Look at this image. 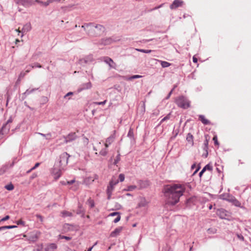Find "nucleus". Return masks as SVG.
I'll list each match as a JSON object with an SVG mask.
<instances>
[{
	"label": "nucleus",
	"mask_w": 251,
	"mask_h": 251,
	"mask_svg": "<svg viewBox=\"0 0 251 251\" xmlns=\"http://www.w3.org/2000/svg\"><path fill=\"white\" fill-rule=\"evenodd\" d=\"M185 190L184 185L181 184L167 185L164 188L166 203L174 205L177 203L180 197Z\"/></svg>",
	"instance_id": "nucleus-1"
},
{
	"label": "nucleus",
	"mask_w": 251,
	"mask_h": 251,
	"mask_svg": "<svg viewBox=\"0 0 251 251\" xmlns=\"http://www.w3.org/2000/svg\"><path fill=\"white\" fill-rule=\"evenodd\" d=\"M70 156V155L66 152L60 154L58 162L55 164L51 172L55 179H57L61 176V171L65 170Z\"/></svg>",
	"instance_id": "nucleus-2"
},
{
	"label": "nucleus",
	"mask_w": 251,
	"mask_h": 251,
	"mask_svg": "<svg viewBox=\"0 0 251 251\" xmlns=\"http://www.w3.org/2000/svg\"><path fill=\"white\" fill-rule=\"evenodd\" d=\"M81 29L91 36H100L103 34L105 30V28L102 25L91 23L86 24L82 25Z\"/></svg>",
	"instance_id": "nucleus-3"
},
{
	"label": "nucleus",
	"mask_w": 251,
	"mask_h": 251,
	"mask_svg": "<svg viewBox=\"0 0 251 251\" xmlns=\"http://www.w3.org/2000/svg\"><path fill=\"white\" fill-rule=\"evenodd\" d=\"M107 147H105L104 141H96L94 144V150L99 152L100 155L105 156L107 153Z\"/></svg>",
	"instance_id": "nucleus-4"
},
{
	"label": "nucleus",
	"mask_w": 251,
	"mask_h": 251,
	"mask_svg": "<svg viewBox=\"0 0 251 251\" xmlns=\"http://www.w3.org/2000/svg\"><path fill=\"white\" fill-rule=\"evenodd\" d=\"M177 105L183 109H187L190 106V101L184 96H179L175 100Z\"/></svg>",
	"instance_id": "nucleus-5"
},
{
	"label": "nucleus",
	"mask_w": 251,
	"mask_h": 251,
	"mask_svg": "<svg viewBox=\"0 0 251 251\" xmlns=\"http://www.w3.org/2000/svg\"><path fill=\"white\" fill-rule=\"evenodd\" d=\"M12 122L13 119L12 117H10L6 123L3 125L0 130V138L2 137V135L8 133L10 128V124H11Z\"/></svg>",
	"instance_id": "nucleus-6"
},
{
	"label": "nucleus",
	"mask_w": 251,
	"mask_h": 251,
	"mask_svg": "<svg viewBox=\"0 0 251 251\" xmlns=\"http://www.w3.org/2000/svg\"><path fill=\"white\" fill-rule=\"evenodd\" d=\"M98 178V176L96 174H87L84 179V183L86 185L90 184Z\"/></svg>",
	"instance_id": "nucleus-7"
},
{
	"label": "nucleus",
	"mask_w": 251,
	"mask_h": 251,
	"mask_svg": "<svg viewBox=\"0 0 251 251\" xmlns=\"http://www.w3.org/2000/svg\"><path fill=\"white\" fill-rule=\"evenodd\" d=\"M77 137V135L75 132L71 133L66 137H64V142L67 143L69 142H71Z\"/></svg>",
	"instance_id": "nucleus-8"
},
{
	"label": "nucleus",
	"mask_w": 251,
	"mask_h": 251,
	"mask_svg": "<svg viewBox=\"0 0 251 251\" xmlns=\"http://www.w3.org/2000/svg\"><path fill=\"white\" fill-rule=\"evenodd\" d=\"M31 29V26L30 23H26L25 24L23 27L22 28L21 30H20L19 29H16V32L19 33L22 32L23 34L26 33L30 31Z\"/></svg>",
	"instance_id": "nucleus-9"
},
{
	"label": "nucleus",
	"mask_w": 251,
	"mask_h": 251,
	"mask_svg": "<svg viewBox=\"0 0 251 251\" xmlns=\"http://www.w3.org/2000/svg\"><path fill=\"white\" fill-rule=\"evenodd\" d=\"M217 213L221 219H226V217L229 216V213L223 209L218 210Z\"/></svg>",
	"instance_id": "nucleus-10"
},
{
	"label": "nucleus",
	"mask_w": 251,
	"mask_h": 251,
	"mask_svg": "<svg viewBox=\"0 0 251 251\" xmlns=\"http://www.w3.org/2000/svg\"><path fill=\"white\" fill-rule=\"evenodd\" d=\"M183 3V1L182 0H175L170 5V8L171 9H176L179 6H181Z\"/></svg>",
	"instance_id": "nucleus-11"
},
{
	"label": "nucleus",
	"mask_w": 251,
	"mask_h": 251,
	"mask_svg": "<svg viewBox=\"0 0 251 251\" xmlns=\"http://www.w3.org/2000/svg\"><path fill=\"white\" fill-rule=\"evenodd\" d=\"M114 186L110 185L109 183V185L107 186V190H106V193L107 195V199L110 200L111 199V196L112 195L113 191L114 189Z\"/></svg>",
	"instance_id": "nucleus-12"
},
{
	"label": "nucleus",
	"mask_w": 251,
	"mask_h": 251,
	"mask_svg": "<svg viewBox=\"0 0 251 251\" xmlns=\"http://www.w3.org/2000/svg\"><path fill=\"white\" fill-rule=\"evenodd\" d=\"M115 140V136L114 135L110 136L109 137H108L105 142H104V143L105 144V147H107V148L108 147V146L111 145Z\"/></svg>",
	"instance_id": "nucleus-13"
},
{
	"label": "nucleus",
	"mask_w": 251,
	"mask_h": 251,
	"mask_svg": "<svg viewBox=\"0 0 251 251\" xmlns=\"http://www.w3.org/2000/svg\"><path fill=\"white\" fill-rule=\"evenodd\" d=\"M104 61L106 63L108 64L110 68H115V63L114 62V61L111 58L108 57H106L104 58Z\"/></svg>",
	"instance_id": "nucleus-14"
},
{
	"label": "nucleus",
	"mask_w": 251,
	"mask_h": 251,
	"mask_svg": "<svg viewBox=\"0 0 251 251\" xmlns=\"http://www.w3.org/2000/svg\"><path fill=\"white\" fill-rule=\"evenodd\" d=\"M208 141L207 139H205L204 142V147L203 150L204 151V153L202 154V156L206 158L208 155Z\"/></svg>",
	"instance_id": "nucleus-15"
},
{
	"label": "nucleus",
	"mask_w": 251,
	"mask_h": 251,
	"mask_svg": "<svg viewBox=\"0 0 251 251\" xmlns=\"http://www.w3.org/2000/svg\"><path fill=\"white\" fill-rule=\"evenodd\" d=\"M39 238V235L37 233L31 234L28 238V240L31 242L36 241Z\"/></svg>",
	"instance_id": "nucleus-16"
},
{
	"label": "nucleus",
	"mask_w": 251,
	"mask_h": 251,
	"mask_svg": "<svg viewBox=\"0 0 251 251\" xmlns=\"http://www.w3.org/2000/svg\"><path fill=\"white\" fill-rule=\"evenodd\" d=\"M199 120H200L202 124L205 125H210V122L203 115H200L199 116Z\"/></svg>",
	"instance_id": "nucleus-17"
},
{
	"label": "nucleus",
	"mask_w": 251,
	"mask_h": 251,
	"mask_svg": "<svg viewBox=\"0 0 251 251\" xmlns=\"http://www.w3.org/2000/svg\"><path fill=\"white\" fill-rule=\"evenodd\" d=\"M93 61V57L92 55H89L87 57H86L85 58L81 59L79 60V61L81 62V63H82L83 62L87 63L89 62H90Z\"/></svg>",
	"instance_id": "nucleus-18"
},
{
	"label": "nucleus",
	"mask_w": 251,
	"mask_h": 251,
	"mask_svg": "<svg viewBox=\"0 0 251 251\" xmlns=\"http://www.w3.org/2000/svg\"><path fill=\"white\" fill-rule=\"evenodd\" d=\"M148 202L145 198H142L138 203V206L140 207H145L148 205Z\"/></svg>",
	"instance_id": "nucleus-19"
},
{
	"label": "nucleus",
	"mask_w": 251,
	"mask_h": 251,
	"mask_svg": "<svg viewBox=\"0 0 251 251\" xmlns=\"http://www.w3.org/2000/svg\"><path fill=\"white\" fill-rule=\"evenodd\" d=\"M57 248V245L55 244H50L47 248V251H54Z\"/></svg>",
	"instance_id": "nucleus-20"
},
{
	"label": "nucleus",
	"mask_w": 251,
	"mask_h": 251,
	"mask_svg": "<svg viewBox=\"0 0 251 251\" xmlns=\"http://www.w3.org/2000/svg\"><path fill=\"white\" fill-rule=\"evenodd\" d=\"M122 230L121 227L116 228L111 233V236L112 237L116 236Z\"/></svg>",
	"instance_id": "nucleus-21"
},
{
	"label": "nucleus",
	"mask_w": 251,
	"mask_h": 251,
	"mask_svg": "<svg viewBox=\"0 0 251 251\" xmlns=\"http://www.w3.org/2000/svg\"><path fill=\"white\" fill-rule=\"evenodd\" d=\"M73 229V226L68 224H65L63 226V231L67 232Z\"/></svg>",
	"instance_id": "nucleus-22"
},
{
	"label": "nucleus",
	"mask_w": 251,
	"mask_h": 251,
	"mask_svg": "<svg viewBox=\"0 0 251 251\" xmlns=\"http://www.w3.org/2000/svg\"><path fill=\"white\" fill-rule=\"evenodd\" d=\"M22 4L26 7H28L33 4V2L28 0H21Z\"/></svg>",
	"instance_id": "nucleus-23"
},
{
	"label": "nucleus",
	"mask_w": 251,
	"mask_h": 251,
	"mask_svg": "<svg viewBox=\"0 0 251 251\" xmlns=\"http://www.w3.org/2000/svg\"><path fill=\"white\" fill-rule=\"evenodd\" d=\"M230 201H231L233 204L236 206H237V207H241V203L239 201H238L237 200H236V199L235 198H232L230 200Z\"/></svg>",
	"instance_id": "nucleus-24"
},
{
	"label": "nucleus",
	"mask_w": 251,
	"mask_h": 251,
	"mask_svg": "<svg viewBox=\"0 0 251 251\" xmlns=\"http://www.w3.org/2000/svg\"><path fill=\"white\" fill-rule=\"evenodd\" d=\"M89 143V140L87 138L85 137H82L81 138V144L82 146L83 147H85Z\"/></svg>",
	"instance_id": "nucleus-25"
},
{
	"label": "nucleus",
	"mask_w": 251,
	"mask_h": 251,
	"mask_svg": "<svg viewBox=\"0 0 251 251\" xmlns=\"http://www.w3.org/2000/svg\"><path fill=\"white\" fill-rule=\"evenodd\" d=\"M186 140L191 145H193V136L191 133H188L187 134Z\"/></svg>",
	"instance_id": "nucleus-26"
},
{
	"label": "nucleus",
	"mask_w": 251,
	"mask_h": 251,
	"mask_svg": "<svg viewBox=\"0 0 251 251\" xmlns=\"http://www.w3.org/2000/svg\"><path fill=\"white\" fill-rule=\"evenodd\" d=\"M208 234H214L217 232V229L215 227H210L207 230Z\"/></svg>",
	"instance_id": "nucleus-27"
},
{
	"label": "nucleus",
	"mask_w": 251,
	"mask_h": 251,
	"mask_svg": "<svg viewBox=\"0 0 251 251\" xmlns=\"http://www.w3.org/2000/svg\"><path fill=\"white\" fill-rule=\"evenodd\" d=\"M8 168V165H5L0 168V175L3 174Z\"/></svg>",
	"instance_id": "nucleus-28"
},
{
	"label": "nucleus",
	"mask_w": 251,
	"mask_h": 251,
	"mask_svg": "<svg viewBox=\"0 0 251 251\" xmlns=\"http://www.w3.org/2000/svg\"><path fill=\"white\" fill-rule=\"evenodd\" d=\"M39 134H40L43 137H45L47 140H50L52 138V135L50 133H48L47 134L39 133Z\"/></svg>",
	"instance_id": "nucleus-29"
},
{
	"label": "nucleus",
	"mask_w": 251,
	"mask_h": 251,
	"mask_svg": "<svg viewBox=\"0 0 251 251\" xmlns=\"http://www.w3.org/2000/svg\"><path fill=\"white\" fill-rule=\"evenodd\" d=\"M87 204L90 208H93L95 205L94 201L91 198H89L87 201Z\"/></svg>",
	"instance_id": "nucleus-30"
},
{
	"label": "nucleus",
	"mask_w": 251,
	"mask_h": 251,
	"mask_svg": "<svg viewBox=\"0 0 251 251\" xmlns=\"http://www.w3.org/2000/svg\"><path fill=\"white\" fill-rule=\"evenodd\" d=\"M161 63V65L163 68L169 67L171 64L167 61H159Z\"/></svg>",
	"instance_id": "nucleus-31"
},
{
	"label": "nucleus",
	"mask_w": 251,
	"mask_h": 251,
	"mask_svg": "<svg viewBox=\"0 0 251 251\" xmlns=\"http://www.w3.org/2000/svg\"><path fill=\"white\" fill-rule=\"evenodd\" d=\"M62 216L63 217H66L68 216H71L72 213L67 211H63L61 212Z\"/></svg>",
	"instance_id": "nucleus-32"
},
{
	"label": "nucleus",
	"mask_w": 251,
	"mask_h": 251,
	"mask_svg": "<svg viewBox=\"0 0 251 251\" xmlns=\"http://www.w3.org/2000/svg\"><path fill=\"white\" fill-rule=\"evenodd\" d=\"M136 188H137V186L135 185H130V186H128L127 187V188L125 189L124 190L126 191H132L135 190V189H136Z\"/></svg>",
	"instance_id": "nucleus-33"
},
{
	"label": "nucleus",
	"mask_w": 251,
	"mask_h": 251,
	"mask_svg": "<svg viewBox=\"0 0 251 251\" xmlns=\"http://www.w3.org/2000/svg\"><path fill=\"white\" fill-rule=\"evenodd\" d=\"M119 182V180L116 179V178H112L111 180L110 181L109 184L112 185L115 187L116 185H117Z\"/></svg>",
	"instance_id": "nucleus-34"
},
{
	"label": "nucleus",
	"mask_w": 251,
	"mask_h": 251,
	"mask_svg": "<svg viewBox=\"0 0 251 251\" xmlns=\"http://www.w3.org/2000/svg\"><path fill=\"white\" fill-rule=\"evenodd\" d=\"M136 50L138 51L144 52V53H150V52H151L152 51V50H143V49H136Z\"/></svg>",
	"instance_id": "nucleus-35"
},
{
	"label": "nucleus",
	"mask_w": 251,
	"mask_h": 251,
	"mask_svg": "<svg viewBox=\"0 0 251 251\" xmlns=\"http://www.w3.org/2000/svg\"><path fill=\"white\" fill-rule=\"evenodd\" d=\"M38 89H35V88H34V89H27L26 90V91L24 93V95H28L30 94H31V93H32L33 92H34V91L37 90Z\"/></svg>",
	"instance_id": "nucleus-36"
},
{
	"label": "nucleus",
	"mask_w": 251,
	"mask_h": 251,
	"mask_svg": "<svg viewBox=\"0 0 251 251\" xmlns=\"http://www.w3.org/2000/svg\"><path fill=\"white\" fill-rule=\"evenodd\" d=\"M5 188L7 190L11 191V190H13L14 187L13 185L12 184L10 183L9 184L5 185Z\"/></svg>",
	"instance_id": "nucleus-37"
},
{
	"label": "nucleus",
	"mask_w": 251,
	"mask_h": 251,
	"mask_svg": "<svg viewBox=\"0 0 251 251\" xmlns=\"http://www.w3.org/2000/svg\"><path fill=\"white\" fill-rule=\"evenodd\" d=\"M59 239H65L66 240L69 241V240H70L72 239V237H71L70 236H64V235H60L59 236Z\"/></svg>",
	"instance_id": "nucleus-38"
},
{
	"label": "nucleus",
	"mask_w": 251,
	"mask_h": 251,
	"mask_svg": "<svg viewBox=\"0 0 251 251\" xmlns=\"http://www.w3.org/2000/svg\"><path fill=\"white\" fill-rule=\"evenodd\" d=\"M29 66L31 68H34L35 67H38V68H42V66L39 63H35L33 65H29Z\"/></svg>",
	"instance_id": "nucleus-39"
},
{
	"label": "nucleus",
	"mask_w": 251,
	"mask_h": 251,
	"mask_svg": "<svg viewBox=\"0 0 251 251\" xmlns=\"http://www.w3.org/2000/svg\"><path fill=\"white\" fill-rule=\"evenodd\" d=\"M91 83L89 82L85 84V86L82 87L81 88V90H82V89H89L90 88H91Z\"/></svg>",
	"instance_id": "nucleus-40"
},
{
	"label": "nucleus",
	"mask_w": 251,
	"mask_h": 251,
	"mask_svg": "<svg viewBox=\"0 0 251 251\" xmlns=\"http://www.w3.org/2000/svg\"><path fill=\"white\" fill-rule=\"evenodd\" d=\"M202 169H204V171H205L206 170L211 171L212 170V167L209 164H207Z\"/></svg>",
	"instance_id": "nucleus-41"
},
{
	"label": "nucleus",
	"mask_w": 251,
	"mask_h": 251,
	"mask_svg": "<svg viewBox=\"0 0 251 251\" xmlns=\"http://www.w3.org/2000/svg\"><path fill=\"white\" fill-rule=\"evenodd\" d=\"M213 140L214 141V144L217 146H219V143H218V138H217V136H214L213 138Z\"/></svg>",
	"instance_id": "nucleus-42"
},
{
	"label": "nucleus",
	"mask_w": 251,
	"mask_h": 251,
	"mask_svg": "<svg viewBox=\"0 0 251 251\" xmlns=\"http://www.w3.org/2000/svg\"><path fill=\"white\" fill-rule=\"evenodd\" d=\"M119 178L120 181L123 182L125 180V176L123 174H120L119 176Z\"/></svg>",
	"instance_id": "nucleus-43"
},
{
	"label": "nucleus",
	"mask_w": 251,
	"mask_h": 251,
	"mask_svg": "<svg viewBox=\"0 0 251 251\" xmlns=\"http://www.w3.org/2000/svg\"><path fill=\"white\" fill-rule=\"evenodd\" d=\"M170 114H169L167 115L166 117H165L164 118H163V119L161 120V121L160 123H163L164 121H166V120H167L169 119H170Z\"/></svg>",
	"instance_id": "nucleus-44"
},
{
	"label": "nucleus",
	"mask_w": 251,
	"mask_h": 251,
	"mask_svg": "<svg viewBox=\"0 0 251 251\" xmlns=\"http://www.w3.org/2000/svg\"><path fill=\"white\" fill-rule=\"evenodd\" d=\"M106 102V100H104L103 101L101 102H95L94 103L97 104V105H103L105 104Z\"/></svg>",
	"instance_id": "nucleus-45"
},
{
	"label": "nucleus",
	"mask_w": 251,
	"mask_h": 251,
	"mask_svg": "<svg viewBox=\"0 0 251 251\" xmlns=\"http://www.w3.org/2000/svg\"><path fill=\"white\" fill-rule=\"evenodd\" d=\"M121 219V216L120 214L118 215V216H117L116 218L114 220V222L116 223L118 222Z\"/></svg>",
	"instance_id": "nucleus-46"
},
{
	"label": "nucleus",
	"mask_w": 251,
	"mask_h": 251,
	"mask_svg": "<svg viewBox=\"0 0 251 251\" xmlns=\"http://www.w3.org/2000/svg\"><path fill=\"white\" fill-rule=\"evenodd\" d=\"M118 215H120V213L119 212H113V213H110L109 216H117Z\"/></svg>",
	"instance_id": "nucleus-47"
},
{
	"label": "nucleus",
	"mask_w": 251,
	"mask_h": 251,
	"mask_svg": "<svg viewBox=\"0 0 251 251\" xmlns=\"http://www.w3.org/2000/svg\"><path fill=\"white\" fill-rule=\"evenodd\" d=\"M51 3L50 0H48L46 2H44L43 6H47L50 4V3Z\"/></svg>",
	"instance_id": "nucleus-48"
},
{
	"label": "nucleus",
	"mask_w": 251,
	"mask_h": 251,
	"mask_svg": "<svg viewBox=\"0 0 251 251\" xmlns=\"http://www.w3.org/2000/svg\"><path fill=\"white\" fill-rule=\"evenodd\" d=\"M36 217H37V218H38L40 220V221H41V222H43V217H42L41 215H39V214H37V215H36Z\"/></svg>",
	"instance_id": "nucleus-49"
},
{
	"label": "nucleus",
	"mask_w": 251,
	"mask_h": 251,
	"mask_svg": "<svg viewBox=\"0 0 251 251\" xmlns=\"http://www.w3.org/2000/svg\"><path fill=\"white\" fill-rule=\"evenodd\" d=\"M17 224L18 225H25V222H24L23 221L20 220H19L17 222Z\"/></svg>",
	"instance_id": "nucleus-50"
},
{
	"label": "nucleus",
	"mask_w": 251,
	"mask_h": 251,
	"mask_svg": "<svg viewBox=\"0 0 251 251\" xmlns=\"http://www.w3.org/2000/svg\"><path fill=\"white\" fill-rule=\"evenodd\" d=\"M25 74L26 73L25 72H21L19 75V78H23L25 76Z\"/></svg>",
	"instance_id": "nucleus-51"
},
{
	"label": "nucleus",
	"mask_w": 251,
	"mask_h": 251,
	"mask_svg": "<svg viewBox=\"0 0 251 251\" xmlns=\"http://www.w3.org/2000/svg\"><path fill=\"white\" fill-rule=\"evenodd\" d=\"M10 218V217L8 215L6 216L5 217L3 218L1 221H5L7 220H8Z\"/></svg>",
	"instance_id": "nucleus-52"
},
{
	"label": "nucleus",
	"mask_w": 251,
	"mask_h": 251,
	"mask_svg": "<svg viewBox=\"0 0 251 251\" xmlns=\"http://www.w3.org/2000/svg\"><path fill=\"white\" fill-rule=\"evenodd\" d=\"M40 165V163H36L34 166L31 168V170H34Z\"/></svg>",
	"instance_id": "nucleus-53"
},
{
	"label": "nucleus",
	"mask_w": 251,
	"mask_h": 251,
	"mask_svg": "<svg viewBox=\"0 0 251 251\" xmlns=\"http://www.w3.org/2000/svg\"><path fill=\"white\" fill-rule=\"evenodd\" d=\"M142 76L141 75H133L131 78H140Z\"/></svg>",
	"instance_id": "nucleus-54"
},
{
	"label": "nucleus",
	"mask_w": 251,
	"mask_h": 251,
	"mask_svg": "<svg viewBox=\"0 0 251 251\" xmlns=\"http://www.w3.org/2000/svg\"><path fill=\"white\" fill-rule=\"evenodd\" d=\"M37 176V174H33L31 176H30V179H34V178L36 177Z\"/></svg>",
	"instance_id": "nucleus-55"
},
{
	"label": "nucleus",
	"mask_w": 251,
	"mask_h": 251,
	"mask_svg": "<svg viewBox=\"0 0 251 251\" xmlns=\"http://www.w3.org/2000/svg\"><path fill=\"white\" fill-rule=\"evenodd\" d=\"M81 214V217H84V213L83 210H81L80 207L79 206V215Z\"/></svg>",
	"instance_id": "nucleus-56"
},
{
	"label": "nucleus",
	"mask_w": 251,
	"mask_h": 251,
	"mask_svg": "<svg viewBox=\"0 0 251 251\" xmlns=\"http://www.w3.org/2000/svg\"><path fill=\"white\" fill-rule=\"evenodd\" d=\"M73 94L74 93L73 92H69L64 96V98H66L68 96L72 95H73Z\"/></svg>",
	"instance_id": "nucleus-57"
},
{
	"label": "nucleus",
	"mask_w": 251,
	"mask_h": 251,
	"mask_svg": "<svg viewBox=\"0 0 251 251\" xmlns=\"http://www.w3.org/2000/svg\"><path fill=\"white\" fill-rule=\"evenodd\" d=\"M193 61L194 63H197L198 62V59L195 56H194L193 57Z\"/></svg>",
	"instance_id": "nucleus-58"
},
{
	"label": "nucleus",
	"mask_w": 251,
	"mask_h": 251,
	"mask_svg": "<svg viewBox=\"0 0 251 251\" xmlns=\"http://www.w3.org/2000/svg\"><path fill=\"white\" fill-rule=\"evenodd\" d=\"M204 169H202L200 173L199 174V176L200 177H201L202 175V174H203V173L204 172Z\"/></svg>",
	"instance_id": "nucleus-59"
},
{
	"label": "nucleus",
	"mask_w": 251,
	"mask_h": 251,
	"mask_svg": "<svg viewBox=\"0 0 251 251\" xmlns=\"http://www.w3.org/2000/svg\"><path fill=\"white\" fill-rule=\"evenodd\" d=\"M5 229H11L12 228V226H4V227Z\"/></svg>",
	"instance_id": "nucleus-60"
},
{
	"label": "nucleus",
	"mask_w": 251,
	"mask_h": 251,
	"mask_svg": "<svg viewBox=\"0 0 251 251\" xmlns=\"http://www.w3.org/2000/svg\"><path fill=\"white\" fill-rule=\"evenodd\" d=\"M35 1L41 4L42 5H43V4H44L43 1H40L39 0H36Z\"/></svg>",
	"instance_id": "nucleus-61"
},
{
	"label": "nucleus",
	"mask_w": 251,
	"mask_h": 251,
	"mask_svg": "<svg viewBox=\"0 0 251 251\" xmlns=\"http://www.w3.org/2000/svg\"><path fill=\"white\" fill-rule=\"evenodd\" d=\"M74 182H75V180H72L70 181H67V183L69 184H71L73 183Z\"/></svg>",
	"instance_id": "nucleus-62"
},
{
	"label": "nucleus",
	"mask_w": 251,
	"mask_h": 251,
	"mask_svg": "<svg viewBox=\"0 0 251 251\" xmlns=\"http://www.w3.org/2000/svg\"><path fill=\"white\" fill-rule=\"evenodd\" d=\"M172 92H173V90L171 91V92L169 93L167 99H169L170 98V96L172 94Z\"/></svg>",
	"instance_id": "nucleus-63"
},
{
	"label": "nucleus",
	"mask_w": 251,
	"mask_h": 251,
	"mask_svg": "<svg viewBox=\"0 0 251 251\" xmlns=\"http://www.w3.org/2000/svg\"><path fill=\"white\" fill-rule=\"evenodd\" d=\"M161 6H162V5H160L159 6H157V7H155V8H154L153 9V10L157 9H158V8H160Z\"/></svg>",
	"instance_id": "nucleus-64"
}]
</instances>
